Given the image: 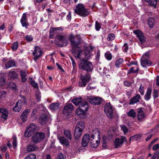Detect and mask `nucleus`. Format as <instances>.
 <instances>
[{"label": "nucleus", "instance_id": "58836bf2", "mask_svg": "<svg viewBox=\"0 0 159 159\" xmlns=\"http://www.w3.org/2000/svg\"><path fill=\"white\" fill-rule=\"evenodd\" d=\"M122 144V142L121 141L119 138H117L115 139L114 142V144L115 147L116 148H119V147Z\"/></svg>", "mask_w": 159, "mask_h": 159}, {"label": "nucleus", "instance_id": "1a4fd4ad", "mask_svg": "<svg viewBox=\"0 0 159 159\" xmlns=\"http://www.w3.org/2000/svg\"><path fill=\"white\" fill-rule=\"evenodd\" d=\"M36 129V126L34 124H32L29 127L26 129L25 133V136L29 138L35 131Z\"/></svg>", "mask_w": 159, "mask_h": 159}, {"label": "nucleus", "instance_id": "5701e85b", "mask_svg": "<svg viewBox=\"0 0 159 159\" xmlns=\"http://www.w3.org/2000/svg\"><path fill=\"white\" fill-rule=\"evenodd\" d=\"M5 67L6 68H9L16 66V63L15 61L11 60L8 61L5 63Z\"/></svg>", "mask_w": 159, "mask_h": 159}, {"label": "nucleus", "instance_id": "de8ad7c7", "mask_svg": "<svg viewBox=\"0 0 159 159\" xmlns=\"http://www.w3.org/2000/svg\"><path fill=\"white\" fill-rule=\"evenodd\" d=\"M121 129L123 131L124 134H126L128 131V129L124 125H120Z\"/></svg>", "mask_w": 159, "mask_h": 159}, {"label": "nucleus", "instance_id": "4c0bfd02", "mask_svg": "<svg viewBox=\"0 0 159 159\" xmlns=\"http://www.w3.org/2000/svg\"><path fill=\"white\" fill-rule=\"evenodd\" d=\"M37 148V146L30 144L28 146L27 150L29 152H31L36 150Z\"/></svg>", "mask_w": 159, "mask_h": 159}, {"label": "nucleus", "instance_id": "bf43d9fd", "mask_svg": "<svg viewBox=\"0 0 159 159\" xmlns=\"http://www.w3.org/2000/svg\"><path fill=\"white\" fill-rule=\"evenodd\" d=\"M140 137V136L139 135H136L135 136H133L131 137L130 138V140H135L139 138Z\"/></svg>", "mask_w": 159, "mask_h": 159}, {"label": "nucleus", "instance_id": "412c9836", "mask_svg": "<svg viewBox=\"0 0 159 159\" xmlns=\"http://www.w3.org/2000/svg\"><path fill=\"white\" fill-rule=\"evenodd\" d=\"M30 111L29 109H27L24 111L21 115V118L23 122H25L27 119V118Z\"/></svg>", "mask_w": 159, "mask_h": 159}, {"label": "nucleus", "instance_id": "9b49d317", "mask_svg": "<svg viewBox=\"0 0 159 159\" xmlns=\"http://www.w3.org/2000/svg\"><path fill=\"white\" fill-rule=\"evenodd\" d=\"M42 51L40 48L37 46L35 47L34 51L33 53V54L34 57V61H36L42 56Z\"/></svg>", "mask_w": 159, "mask_h": 159}, {"label": "nucleus", "instance_id": "bb28decb", "mask_svg": "<svg viewBox=\"0 0 159 159\" xmlns=\"http://www.w3.org/2000/svg\"><path fill=\"white\" fill-rule=\"evenodd\" d=\"M82 98L81 97L76 98L72 99L71 102L75 105H79L82 102Z\"/></svg>", "mask_w": 159, "mask_h": 159}, {"label": "nucleus", "instance_id": "4be33fe9", "mask_svg": "<svg viewBox=\"0 0 159 159\" xmlns=\"http://www.w3.org/2000/svg\"><path fill=\"white\" fill-rule=\"evenodd\" d=\"M20 22L23 27H26L27 26L28 23L25 13H24L23 14L20 20Z\"/></svg>", "mask_w": 159, "mask_h": 159}, {"label": "nucleus", "instance_id": "423d86ee", "mask_svg": "<svg viewBox=\"0 0 159 159\" xmlns=\"http://www.w3.org/2000/svg\"><path fill=\"white\" fill-rule=\"evenodd\" d=\"M149 54L145 53L142 56L141 60V64L142 66L146 67L147 66H150L152 62L149 60Z\"/></svg>", "mask_w": 159, "mask_h": 159}, {"label": "nucleus", "instance_id": "603ef678", "mask_svg": "<svg viewBox=\"0 0 159 159\" xmlns=\"http://www.w3.org/2000/svg\"><path fill=\"white\" fill-rule=\"evenodd\" d=\"M91 143L92 144V147L93 148H96L98 147L99 144V141L96 140L95 141V143Z\"/></svg>", "mask_w": 159, "mask_h": 159}, {"label": "nucleus", "instance_id": "e433bc0d", "mask_svg": "<svg viewBox=\"0 0 159 159\" xmlns=\"http://www.w3.org/2000/svg\"><path fill=\"white\" fill-rule=\"evenodd\" d=\"M127 116L134 118L136 117V113L134 110L133 109H131L127 113Z\"/></svg>", "mask_w": 159, "mask_h": 159}, {"label": "nucleus", "instance_id": "a18cd8bd", "mask_svg": "<svg viewBox=\"0 0 159 159\" xmlns=\"http://www.w3.org/2000/svg\"><path fill=\"white\" fill-rule=\"evenodd\" d=\"M12 146L14 148L16 147L17 146V138L16 136H14L12 139Z\"/></svg>", "mask_w": 159, "mask_h": 159}, {"label": "nucleus", "instance_id": "8fccbe9b", "mask_svg": "<svg viewBox=\"0 0 159 159\" xmlns=\"http://www.w3.org/2000/svg\"><path fill=\"white\" fill-rule=\"evenodd\" d=\"M18 48V43L15 42L12 45V49L13 51H16Z\"/></svg>", "mask_w": 159, "mask_h": 159}, {"label": "nucleus", "instance_id": "13d9d810", "mask_svg": "<svg viewBox=\"0 0 159 159\" xmlns=\"http://www.w3.org/2000/svg\"><path fill=\"white\" fill-rule=\"evenodd\" d=\"M26 39L28 41L30 42L32 41L33 38L31 35H27L26 37Z\"/></svg>", "mask_w": 159, "mask_h": 159}, {"label": "nucleus", "instance_id": "f704fd0d", "mask_svg": "<svg viewBox=\"0 0 159 159\" xmlns=\"http://www.w3.org/2000/svg\"><path fill=\"white\" fill-rule=\"evenodd\" d=\"M20 75L21 77V80L23 82H24L27 80V73L25 71L23 70L20 71Z\"/></svg>", "mask_w": 159, "mask_h": 159}, {"label": "nucleus", "instance_id": "cd10ccee", "mask_svg": "<svg viewBox=\"0 0 159 159\" xmlns=\"http://www.w3.org/2000/svg\"><path fill=\"white\" fill-rule=\"evenodd\" d=\"M63 29V28L62 27L52 28L50 29V36H53L56 33L57 30L62 31Z\"/></svg>", "mask_w": 159, "mask_h": 159}, {"label": "nucleus", "instance_id": "7ed1b4c3", "mask_svg": "<svg viewBox=\"0 0 159 159\" xmlns=\"http://www.w3.org/2000/svg\"><path fill=\"white\" fill-rule=\"evenodd\" d=\"M79 68L83 69L87 71L90 72L93 70V66L90 62L84 60L79 65Z\"/></svg>", "mask_w": 159, "mask_h": 159}, {"label": "nucleus", "instance_id": "052dcab7", "mask_svg": "<svg viewBox=\"0 0 159 159\" xmlns=\"http://www.w3.org/2000/svg\"><path fill=\"white\" fill-rule=\"evenodd\" d=\"M124 84L125 86L129 87L131 85L132 83L128 81H125L124 82Z\"/></svg>", "mask_w": 159, "mask_h": 159}, {"label": "nucleus", "instance_id": "79ce46f5", "mask_svg": "<svg viewBox=\"0 0 159 159\" xmlns=\"http://www.w3.org/2000/svg\"><path fill=\"white\" fill-rule=\"evenodd\" d=\"M105 56L107 60L109 61L111 60L112 58V56L109 52H107L105 54Z\"/></svg>", "mask_w": 159, "mask_h": 159}, {"label": "nucleus", "instance_id": "20e7f679", "mask_svg": "<svg viewBox=\"0 0 159 159\" xmlns=\"http://www.w3.org/2000/svg\"><path fill=\"white\" fill-rule=\"evenodd\" d=\"M88 103L85 102H82L80 105L79 108L76 111L77 114L80 116L84 115L88 109Z\"/></svg>", "mask_w": 159, "mask_h": 159}, {"label": "nucleus", "instance_id": "a211bd4d", "mask_svg": "<svg viewBox=\"0 0 159 159\" xmlns=\"http://www.w3.org/2000/svg\"><path fill=\"white\" fill-rule=\"evenodd\" d=\"M145 1L148 3L149 6L152 7L153 9H156L159 0H145Z\"/></svg>", "mask_w": 159, "mask_h": 159}, {"label": "nucleus", "instance_id": "2eb2a0df", "mask_svg": "<svg viewBox=\"0 0 159 159\" xmlns=\"http://www.w3.org/2000/svg\"><path fill=\"white\" fill-rule=\"evenodd\" d=\"M141 98L139 94H137L131 98L129 101V104L134 105L136 103L139 102Z\"/></svg>", "mask_w": 159, "mask_h": 159}, {"label": "nucleus", "instance_id": "c756f323", "mask_svg": "<svg viewBox=\"0 0 159 159\" xmlns=\"http://www.w3.org/2000/svg\"><path fill=\"white\" fill-rule=\"evenodd\" d=\"M85 127V124L84 121H79L76 125V128L83 131Z\"/></svg>", "mask_w": 159, "mask_h": 159}, {"label": "nucleus", "instance_id": "a878e982", "mask_svg": "<svg viewBox=\"0 0 159 159\" xmlns=\"http://www.w3.org/2000/svg\"><path fill=\"white\" fill-rule=\"evenodd\" d=\"M0 112L2 114V117L4 119H7L8 116V112L7 110L4 108L0 109Z\"/></svg>", "mask_w": 159, "mask_h": 159}, {"label": "nucleus", "instance_id": "338daca9", "mask_svg": "<svg viewBox=\"0 0 159 159\" xmlns=\"http://www.w3.org/2000/svg\"><path fill=\"white\" fill-rule=\"evenodd\" d=\"M159 153L156 152L154 153L153 156L154 159H159V156L158 155Z\"/></svg>", "mask_w": 159, "mask_h": 159}, {"label": "nucleus", "instance_id": "f8f14e48", "mask_svg": "<svg viewBox=\"0 0 159 159\" xmlns=\"http://www.w3.org/2000/svg\"><path fill=\"white\" fill-rule=\"evenodd\" d=\"M73 107L71 103H69L65 105L62 111L63 114L65 115H69L73 111Z\"/></svg>", "mask_w": 159, "mask_h": 159}, {"label": "nucleus", "instance_id": "3c124183", "mask_svg": "<svg viewBox=\"0 0 159 159\" xmlns=\"http://www.w3.org/2000/svg\"><path fill=\"white\" fill-rule=\"evenodd\" d=\"M6 96V93L3 91H0V98L2 99L5 98Z\"/></svg>", "mask_w": 159, "mask_h": 159}, {"label": "nucleus", "instance_id": "2f4dec72", "mask_svg": "<svg viewBox=\"0 0 159 159\" xmlns=\"http://www.w3.org/2000/svg\"><path fill=\"white\" fill-rule=\"evenodd\" d=\"M59 107V104L57 102L53 103L49 105L50 109L53 111L58 109Z\"/></svg>", "mask_w": 159, "mask_h": 159}, {"label": "nucleus", "instance_id": "39448f33", "mask_svg": "<svg viewBox=\"0 0 159 159\" xmlns=\"http://www.w3.org/2000/svg\"><path fill=\"white\" fill-rule=\"evenodd\" d=\"M90 79V76L88 74L84 75H80L81 81L79 83V86L80 87H84L86 86Z\"/></svg>", "mask_w": 159, "mask_h": 159}, {"label": "nucleus", "instance_id": "864d4df0", "mask_svg": "<svg viewBox=\"0 0 159 159\" xmlns=\"http://www.w3.org/2000/svg\"><path fill=\"white\" fill-rule=\"evenodd\" d=\"M84 59L86 60H88L89 59L90 57V52H89L87 53H85L84 55Z\"/></svg>", "mask_w": 159, "mask_h": 159}, {"label": "nucleus", "instance_id": "7c9ffc66", "mask_svg": "<svg viewBox=\"0 0 159 159\" xmlns=\"http://www.w3.org/2000/svg\"><path fill=\"white\" fill-rule=\"evenodd\" d=\"M94 138L99 139V130L98 129H95L93 131L92 138L94 139Z\"/></svg>", "mask_w": 159, "mask_h": 159}, {"label": "nucleus", "instance_id": "0e129e2a", "mask_svg": "<svg viewBox=\"0 0 159 159\" xmlns=\"http://www.w3.org/2000/svg\"><path fill=\"white\" fill-rule=\"evenodd\" d=\"M5 80L3 78H0V85H3L5 83Z\"/></svg>", "mask_w": 159, "mask_h": 159}, {"label": "nucleus", "instance_id": "aec40b11", "mask_svg": "<svg viewBox=\"0 0 159 159\" xmlns=\"http://www.w3.org/2000/svg\"><path fill=\"white\" fill-rule=\"evenodd\" d=\"M145 115L144 114L143 111L142 110V108H140L138 113V115L137 116V118L138 120L139 121H142Z\"/></svg>", "mask_w": 159, "mask_h": 159}, {"label": "nucleus", "instance_id": "a19ab883", "mask_svg": "<svg viewBox=\"0 0 159 159\" xmlns=\"http://www.w3.org/2000/svg\"><path fill=\"white\" fill-rule=\"evenodd\" d=\"M103 139V144L102 147L104 149H106L107 148V138L106 136H104L102 137Z\"/></svg>", "mask_w": 159, "mask_h": 159}, {"label": "nucleus", "instance_id": "f03ea898", "mask_svg": "<svg viewBox=\"0 0 159 159\" xmlns=\"http://www.w3.org/2000/svg\"><path fill=\"white\" fill-rule=\"evenodd\" d=\"M76 38H77V36H75L72 34H70L69 36V39L70 42L72 52H75V49L76 48H79V45L80 42L79 40L75 41Z\"/></svg>", "mask_w": 159, "mask_h": 159}, {"label": "nucleus", "instance_id": "09e8293b", "mask_svg": "<svg viewBox=\"0 0 159 159\" xmlns=\"http://www.w3.org/2000/svg\"><path fill=\"white\" fill-rule=\"evenodd\" d=\"M36 156L34 154H30L26 157L24 159H35Z\"/></svg>", "mask_w": 159, "mask_h": 159}, {"label": "nucleus", "instance_id": "0eeeda50", "mask_svg": "<svg viewBox=\"0 0 159 159\" xmlns=\"http://www.w3.org/2000/svg\"><path fill=\"white\" fill-rule=\"evenodd\" d=\"M23 100H18L16 103L14 107L13 108V110L16 112H18L20 111L21 109L22 106L23 105H26V101L25 98L24 96L23 97Z\"/></svg>", "mask_w": 159, "mask_h": 159}, {"label": "nucleus", "instance_id": "dca6fc26", "mask_svg": "<svg viewBox=\"0 0 159 159\" xmlns=\"http://www.w3.org/2000/svg\"><path fill=\"white\" fill-rule=\"evenodd\" d=\"M89 139L90 136L88 134H86L83 136L82 142V144L83 146L86 147L87 146L89 142Z\"/></svg>", "mask_w": 159, "mask_h": 159}, {"label": "nucleus", "instance_id": "ea45409f", "mask_svg": "<svg viewBox=\"0 0 159 159\" xmlns=\"http://www.w3.org/2000/svg\"><path fill=\"white\" fill-rule=\"evenodd\" d=\"M155 23V21L154 18H149L148 20V24L150 27H152Z\"/></svg>", "mask_w": 159, "mask_h": 159}, {"label": "nucleus", "instance_id": "6e6552de", "mask_svg": "<svg viewBox=\"0 0 159 159\" xmlns=\"http://www.w3.org/2000/svg\"><path fill=\"white\" fill-rule=\"evenodd\" d=\"M44 134L43 132H37L33 136L32 141L34 143H37L41 141L44 139Z\"/></svg>", "mask_w": 159, "mask_h": 159}, {"label": "nucleus", "instance_id": "680f3d73", "mask_svg": "<svg viewBox=\"0 0 159 159\" xmlns=\"http://www.w3.org/2000/svg\"><path fill=\"white\" fill-rule=\"evenodd\" d=\"M159 148V144L157 143L154 145L152 147V149L155 151Z\"/></svg>", "mask_w": 159, "mask_h": 159}, {"label": "nucleus", "instance_id": "49530a36", "mask_svg": "<svg viewBox=\"0 0 159 159\" xmlns=\"http://www.w3.org/2000/svg\"><path fill=\"white\" fill-rule=\"evenodd\" d=\"M134 68L133 67H131L130 69L128 70V74H130L131 73H137L138 72V69L137 68L136 70H134Z\"/></svg>", "mask_w": 159, "mask_h": 159}, {"label": "nucleus", "instance_id": "c03bdc74", "mask_svg": "<svg viewBox=\"0 0 159 159\" xmlns=\"http://www.w3.org/2000/svg\"><path fill=\"white\" fill-rule=\"evenodd\" d=\"M115 36L113 34H109L108 35L107 37V40L108 41H112L114 39Z\"/></svg>", "mask_w": 159, "mask_h": 159}, {"label": "nucleus", "instance_id": "473e14b6", "mask_svg": "<svg viewBox=\"0 0 159 159\" xmlns=\"http://www.w3.org/2000/svg\"><path fill=\"white\" fill-rule=\"evenodd\" d=\"M83 131L80 130L79 129L75 128L74 133V136L75 138H79L81 135Z\"/></svg>", "mask_w": 159, "mask_h": 159}, {"label": "nucleus", "instance_id": "774afa93", "mask_svg": "<svg viewBox=\"0 0 159 159\" xmlns=\"http://www.w3.org/2000/svg\"><path fill=\"white\" fill-rule=\"evenodd\" d=\"M121 142H122L123 143V142H127L126 138L124 136H122L121 138L120 139Z\"/></svg>", "mask_w": 159, "mask_h": 159}, {"label": "nucleus", "instance_id": "69168bd1", "mask_svg": "<svg viewBox=\"0 0 159 159\" xmlns=\"http://www.w3.org/2000/svg\"><path fill=\"white\" fill-rule=\"evenodd\" d=\"M142 84H141L140 85V88L139 89V92H140V93L142 95H143V87H142Z\"/></svg>", "mask_w": 159, "mask_h": 159}, {"label": "nucleus", "instance_id": "37998d69", "mask_svg": "<svg viewBox=\"0 0 159 159\" xmlns=\"http://www.w3.org/2000/svg\"><path fill=\"white\" fill-rule=\"evenodd\" d=\"M123 61V60L122 58H119L116 61V66L117 68H119L120 65L122 64Z\"/></svg>", "mask_w": 159, "mask_h": 159}, {"label": "nucleus", "instance_id": "9d476101", "mask_svg": "<svg viewBox=\"0 0 159 159\" xmlns=\"http://www.w3.org/2000/svg\"><path fill=\"white\" fill-rule=\"evenodd\" d=\"M104 111L107 116L110 118L113 117V109L110 103H107L105 106Z\"/></svg>", "mask_w": 159, "mask_h": 159}, {"label": "nucleus", "instance_id": "b1692460", "mask_svg": "<svg viewBox=\"0 0 159 159\" xmlns=\"http://www.w3.org/2000/svg\"><path fill=\"white\" fill-rule=\"evenodd\" d=\"M89 102L93 105H98L99 104V99L96 97H92L89 99Z\"/></svg>", "mask_w": 159, "mask_h": 159}, {"label": "nucleus", "instance_id": "6e6d98bb", "mask_svg": "<svg viewBox=\"0 0 159 159\" xmlns=\"http://www.w3.org/2000/svg\"><path fill=\"white\" fill-rule=\"evenodd\" d=\"M30 84L34 88H37L38 87L37 84L34 81H32L30 82Z\"/></svg>", "mask_w": 159, "mask_h": 159}, {"label": "nucleus", "instance_id": "393cba45", "mask_svg": "<svg viewBox=\"0 0 159 159\" xmlns=\"http://www.w3.org/2000/svg\"><path fill=\"white\" fill-rule=\"evenodd\" d=\"M15 69H12L10 70L8 74L9 77L12 79H17L18 78V74L15 71Z\"/></svg>", "mask_w": 159, "mask_h": 159}, {"label": "nucleus", "instance_id": "c9c22d12", "mask_svg": "<svg viewBox=\"0 0 159 159\" xmlns=\"http://www.w3.org/2000/svg\"><path fill=\"white\" fill-rule=\"evenodd\" d=\"M64 134L68 139L70 140L72 139V135L70 131L68 130H65L64 132Z\"/></svg>", "mask_w": 159, "mask_h": 159}, {"label": "nucleus", "instance_id": "5fc2aeb1", "mask_svg": "<svg viewBox=\"0 0 159 159\" xmlns=\"http://www.w3.org/2000/svg\"><path fill=\"white\" fill-rule=\"evenodd\" d=\"M153 95L154 99L158 97V92L156 89H154L153 93Z\"/></svg>", "mask_w": 159, "mask_h": 159}, {"label": "nucleus", "instance_id": "f3484780", "mask_svg": "<svg viewBox=\"0 0 159 159\" xmlns=\"http://www.w3.org/2000/svg\"><path fill=\"white\" fill-rule=\"evenodd\" d=\"M76 58H77L82 61L84 60V54L83 51L82 50H79L77 51H75V52H73Z\"/></svg>", "mask_w": 159, "mask_h": 159}, {"label": "nucleus", "instance_id": "ddd939ff", "mask_svg": "<svg viewBox=\"0 0 159 159\" xmlns=\"http://www.w3.org/2000/svg\"><path fill=\"white\" fill-rule=\"evenodd\" d=\"M133 33L139 38L141 44L144 43L146 41V37L144 36L143 33L139 30H134Z\"/></svg>", "mask_w": 159, "mask_h": 159}, {"label": "nucleus", "instance_id": "6ab92c4d", "mask_svg": "<svg viewBox=\"0 0 159 159\" xmlns=\"http://www.w3.org/2000/svg\"><path fill=\"white\" fill-rule=\"evenodd\" d=\"M60 143L66 146L69 145L70 143L68 140L64 137H60L58 139Z\"/></svg>", "mask_w": 159, "mask_h": 159}, {"label": "nucleus", "instance_id": "e2e57ef3", "mask_svg": "<svg viewBox=\"0 0 159 159\" xmlns=\"http://www.w3.org/2000/svg\"><path fill=\"white\" fill-rule=\"evenodd\" d=\"M95 29L97 31L99 30V24L98 21H96L95 23Z\"/></svg>", "mask_w": 159, "mask_h": 159}, {"label": "nucleus", "instance_id": "f257e3e1", "mask_svg": "<svg viewBox=\"0 0 159 159\" xmlns=\"http://www.w3.org/2000/svg\"><path fill=\"white\" fill-rule=\"evenodd\" d=\"M74 11L76 13L82 16L85 17L89 14L88 10L81 4H78Z\"/></svg>", "mask_w": 159, "mask_h": 159}, {"label": "nucleus", "instance_id": "4d7b16f0", "mask_svg": "<svg viewBox=\"0 0 159 159\" xmlns=\"http://www.w3.org/2000/svg\"><path fill=\"white\" fill-rule=\"evenodd\" d=\"M0 149L2 152H5L7 149V147L5 145L2 146L0 147Z\"/></svg>", "mask_w": 159, "mask_h": 159}, {"label": "nucleus", "instance_id": "72a5a7b5", "mask_svg": "<svg viewBox=\"0 0 159 159\" xmlns=\"http://www.w3.org/2000/svg\"><path fill=\"white\" fill-rule=\"evenodd\" d=\"M151 93V89L148 88L144 96V98L146 100L148 101L150 99Z\"/></svg>", "mask_w": 159, "mask_h": 159}, {"label": "nucleus", "instance_id": "c85d7f7f", "mask_svg": "<svg viewBox=\"0 0 159 159\" xmlns=\"http://www.w3.org/2000/svg\"><path fill=\"white\" fill-rule=\"evenodd\" d=\"M47 117L45 114L42 115L39 119V122L42 125H44L46 124L47 121Z\"/></svg>", "mask_w": 159, "mask_h": 159}, {"label": "nucleus", "instance_id": "4468645a", "mask_svg": "<svg viewBox=\"0 0 159 159\" xmlns=\"http://www.w3.org/2000/svg\"><path fill=\"white\" fill-rule=\"evenodd\" d=\"M58 39L59 41L62 43V44L60 45L61 47L66 46L68 44V42L65 36L60 35L58 36Z\"/></svg>", "mask_w": 159, "mask_h": 159}]
</instances>
